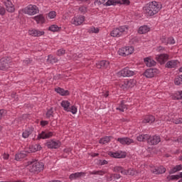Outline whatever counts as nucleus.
Wrapping results in <instances>:
<instances>
[{
    "instance_id": "nucleus-1",
    "label": "nucleus",
    "mask_w": 182,
    "mask_h": 182,
    "mask_svg": "<svg viewBox=\"0 0 182 182\" xmlns=\"http://www.w3.org/2000/svg\"><path fill=\"white\" fill-rule=\"evenodd\" d=\"M163 8V5L160 2L151 1L148 3L144 8L143 10L149 15V16H153L156 14H159V11Z\"/></svg>"
},
{
    "instance_id": "nucleus-2",
    "label": "nucleus",
    "mask_w": 182,
    "mask_h": 182,
    "mask_svg": "<svg viewBox=\"0 0 182 182\" xmlns=\"http://www.w3.org/2000/svg\"><path fill=\"white\" fill-rule=\"evenodd\" d=\"M29 171L31 173H41L43 171L45 165L42 162H39L37 160L33 159L32 161H28Z\"/></svg>"
},
{
    "instance_id": "nucleus-3",
    "label": "nucleus",
    "mask_w": 182,
    "mask_h": 182,
    "mask_svg": "<svg viewBox=\"0 0 182 182\" xmlns=\"http://www.w3.org/2000/svg\"><path fill=\"white\" fill-rule=\"evenodd\" d=\"M129 32V26H121L118 28H114L110 33L112 38H120L124 35H127Z\"/></svg>"
},
{
    "instance_id": "nucleus-4",
    "label": "nucleus",
    "mask_w": 182,
    "mask_h": 182,
    "mask_svg": "<svg viewBox=\"0 0 182 182\" xmlns=\"http://www.w3.org/2000/svg\"><path fill=\"white\" fill-rule=\"evenodd\" d=\"M22 12L32 16L33 15H36V14H39V8H38L36 5L30 4L23 9Z\"/></svg>"
},
{
    "instance_id": "nucleus-5",
    "label": "nucleus",
    "mask_w": 182,
    "mask_h": 182,
    "mask_svg": "<svg viewBox=\"0 0 182 182\" xmlns=\"http://www.w3.org/2000/svg\"><path fill=\"white\" fill-rule=\"evenodd\" d=\"M130 5L129 0H107V1L104 4L105 6H116V5Z\"/></svg>"
},
{
    "instance_id": "nucleus-6",
    "label": "nucleus",
    "mask_w": 182,
    "mask_h": 182,
    "mask_svg": "<svg viewBox=\"0 0 182 182\" xmlns=\"http://www.w3.org/2000/svg\"><path fill=\"white\" fill-rule=\"evenodd\" d=\"M136 83V82L134 79L125 80L122 84H120V87L123 89V90H127V89L134 87Z\"/></svg>"
},
{
    "instance_id": "nucleus-7",
    "label": "nucleus",
    "mask_w": 182,
    "mask_h": 182,
    "mask_svg": "<svg viewBox=\"0 0 182 182\" xmlns=\"http://www.w3.org/2000/svg\"><path fill=\"white\" fill-rule=\"evenodd\" d=\"M134 51V48H133L132 46H127V47L120 48L118 50V53L121 56H129V55H132Z\"/></svg>"
},
{
    "instance_id": "nucleus-8",
    "label": "nucleus",
    "mask_w": 182,
    "mask_h": 182,
    "mask_svg": "<svg viewBox=\"0 0 182 182\" xmlns=\"http://www.w3.org/2000/svg\"><path fill=\"white\" fill-rule=\"evenodd\" d=\"M161 141V138L159 135H149L147 143L150 146H157Z\"/></svg>"
},
{
    "instance_id": "nucleus-9",
    "label": "nucleus",
    "mask_w": 182,
    "mask_h": 182,
    "mask_svg": "<svg viewBox=\"0 0 182 182\" xmlns=\"http://www.w3.org/2000/svg\"><path fill=\"white\" fill-rule=\"evenodd\" d=\"M119 75L124 77H130V76H134L136 75V71L130 70L129 67H126L119 71Z\"/></svg>"
},
{
    "instance_id": "nucleus-10",
    "label": "nucleus",
    "mask_w": 182,
    "mask_h": 182,
    "mask_svg": "<svg viewBox=\"0 0 182 182\" xmlns=\"http://www.w3.org/2000/svg\"><path fill=\"white\" fill-rule=\"evenodd\" d=\"M53 136V132L49 131H42L41 133L38 134L37 140H45L46 139H50Z\"/></svg>"
},
{
    "instance_id": "nucleus-11",
    "label": "nucleus",
    "mask_w": 182,
    "mask_h": 182,
    "mask_svg": "<svg viewBox=\"0 0 182 182\" xmlns=\"http://www.w3.org/2000/svg\"><path fill=\"white\" fill-rule=\"evenodd\" d=\"M8 68H9V58H2L0 60V70H6Z\"/></svg>"
},
{
    "instance_id": "nucleus-12",
    "label": "nucleus",
    "mask_w": 182,
    "mask_h": 182,
    "mask_svg": "<svg viewBox=\"0 0 182 182\" xmlns=\"http://www.w3.org/2000/svg\"><path fill=\"white\" fill-rule=\"evenodd\" d=\"M60 141H55L53 139L49 140L46 143V146L48 149H59L60 147Z\"/></svg>"
},
{
    "instance_id": "nucleus-13",
    "label": "nucleus",
    "mask_w": 182,
    "mask_h": 182,
    "mask_svg": "<svg viewBox=\"0 0 182 182\" xmlns=\"http://www.w3.org/2000/svg\"><path fill=\"white\" fill-rule=\"evenodd\" d=\"M85 22V16H77L72 18L71 23L73 25H75V26H79L80 25H82Z\"/></svg>"
},
{
    "instance_id": "nucleus-14",
    "label": "nucleus",
    "mask_w": 182,
    "mask_h": 182,
    "mask_svg": "<svg viewBox=\"0 0 182 182\" xmlns=\"http://www.w3.org/2000/svg\"><path fill=\"white\" fill-rule=\"evenodd\" d=\"M117 141H119L123 146H130L132 143H134V141L129 137L118 138Z\"/></svg>"
},
{
    "instance_id": "nucleus-15",
    "label": "nucleus",
    "mask_w": 182,
    "mask_h": 182,
    "mask_svg": "<svg viewBox=\"0 0 182 182\" xmlns=\"http://www.w3.org/2000/svg\"><path fill=\"white\" fill-rule=\"evenodd\" d=\"M109 65H110V63H109V61L105 60L98 61L96 63V66H97V69H109Z\"/></svg>"
},
{
    "instance_id": "nucleus-16",
    "label": "nucleus",
    "mask_w": 182,
    "mask_h": 182,
    "mask_svg": "<svg viewBox=\"0 0 182 182\" xmlns=\"http://www.w3.org/2000/svg\"><path fill=\"white\" fill-rule=\"evenodd\" d=\"M156 59L157 62L161 63V65H164V63H166L167 60H168V54H161L159 55H157L156 57Z\"/></svg>"
},
{
    "instance_id": "nucleus-17",
    "label": "nucleus",
    "mask_w": 182,
    "mask_h": 182,
    "mask_svg": "<svg viewBox=\"0 0 182 182\" xmlns=\"http://www.w3.org/2000/svg\"><path fill=\"white\" fill-rule=\"evenodd\" d=\"M180 62H178V60H172L166 63V68H168V69H175V68H177Z\"/></svg>"
},
{
    "instance_id": "nucleus-18",
    "label": "nucleus",
    "mask_w": 182,
    "mask_h": 182,
    "mask_svg": "<svg viewBox=\"0 0 182 182\" xmlns=\"http://www.w3.org/2000/svg\"><path fill=\"white\" fill-rule=\"evenodd\" d=\"M28 33L31 36L39 37L45 35V31H39L35 28L28 31Z\"/></svg>"
},
{
    "instance_id": "nucleus-19",
    "label": "nucleus",
    "mask_w": 182,
    "mask_h": 182,
    "mask_svg": "<svg viewBox=\"0 0 182 182\" xmlns=\"http://www.w3.org/2000/svg\"><path fill=\"white\" fill-rule=\"evenodd\" d=\"M4 5L8 12H10L11 14L12 12H15V6H14L11 0H6V1H4Z\"/></svg>"
},
{
    "instance_id": "nucleus-20",
    "label": "nucleus",
    "mask_w": 182,
    "mask_h": 182,
    "mask_svg": "<svg viewBox=\"0 0 182 182\" xmlns=\"http://www.w3.org/2000/svg\"><path fill=\"white\" fill-rule=\"evenodd\" d=\"M151 171L153 174H164V173H166V168L161 166L159 168H152Z\"/></svg>"
},
{
    "instance_id": "nucleus-21",
    "label": "nucleus",
    "mask_w": 182,
    "mask_h": 182,
    "mask_svg": "<svg viewBox=\"0 0 182 182\" xmlns=\"http://www.w3.org/2000/svg\"><path fill=\"white\" fill-rule=\"evenodd\" d=\"M28 153L29 152H28L26 151H23L20 153L16 154L15 156V160H16V161H19V160H21L22 159H25V157H26V156H28Z\"/></svg>"
},
{
    "instance_id": "nucleus-22",
    "label": "nucleus",
    "mask_w": 182,
    "mask_h": 182,
    "mask_svg": "<svg viewBox=\"0 0 182 182\" xmlns=\"http://www.w3.org/2000/svg\"><path fill=\"white\" fill-rule=\"evenodd\" d=\"M144 63L148 68H151V66H156V61L150 58H144Z\"/></svg>"
},
{
    "instance_id": "nucleus-23",
    "label": "nucleus",
    "mask_w": 182,
    "mask_h": 182,
    "mask_svg": "<svg viewBox=\"0 0 182 182\" xmlns=\"http://www.w3.org/2000/svg\"><path fill=\"white\" fill-rule=\"evenodd\" d=\"M154 73H156V70L149 68L144 72V75L146 77H154Z\"/></svg>"
},
{
    "instance_id": "nucleus-24",
    "label": "nucleus",
    "mask_w": 182,
    "mask_h": 182,
    "mask_svg": "<svg viewBox=\"0 0 182 182\" xmlns=\"http://www.w3.org/2000/svg\"><path fill=\"white\" fill-rule=\"evenodd\" d=\"M156 121V118L154 117V116L153 115H146L144 120H143V123H154V122Z\"/></svg>"
},
{
    "instance_id": "nucleus-25",
    "label": "nucleus",
    "mask_w": 182,
    "mask_h": 182,
    "mask_svg": "<svg viewBox=\"0 0 182 182\" xmlns=\"http://www.w3.org/2000/svg\"><path fill=\"white\" fill-rule=\"evenodd\" d=\"M55 90L61 96H69L70 95L69 90H65L63 88L58 87Z\"/></svg>"
},
{
    "instance_id": "nucleus-26",
    "label": "nucleus",
    "mask_w": 182,
    "mask_h": 182,
    "mask_svg": "<svg viewBox=\"0 0 182 182\" xmlns=\"http://www.w3.org/2000/svg\"><path fill=\"white\" fill-rule=\"evenodd\" d=\"M33 19L37 22V23H45V16L42 14L34 16Z\"/></svg>"
},
{
    "instance_id": "nucleus-27",
    "label": "nucleus",
    "mask_w": 182,
    "mask_h": 182,
    "mask_svg": "<svg viewBox=\"0 0 182 182\" xmlns=\"http://www.w3.org/2000/svg\"><path fill=\"white\" fill-rule=\"evenodd\" d=\"M112 171H114V173H122L124 176V174H126V169H124L123 167L122 166H114L112 168Z\"/></svg>"
},
{
    "instance_id": "nucleus-28",
    "label": "nucleus",
    "mask_w": 182,
    "mask_h": 182,
    "mask_svg": "<svg viewBox=\"0 0 182 182\" xmlns=\"http://www.w3.org/2000/svg\"><path fill=\"white\" fill-rule=\"evenodd\" d=\"M150 31V28H149L147 26H142L139 27L138 30V33H140L141 35H143L144 33H147Z\"/></svg>"
},
{
    "instance_id": "nucleus-29",
    "label": "nucleus",
    "mask_w": 182,
    "mask_h": 182,
    "mask_svg": "<svg viewBox=\"0 0 182 182\" xmlns=\"http://www.w3.org/2000/svg\"><path fill=\"white\" fill-rule=\"evenodd\" d=\"M113 139V136H105L104 138H101L100 139L99 143L100 144H106L107 143H110V141Z\"/></svg>"
},
{
    "instance_id": "nucleus-30",
    "label": "nucleus",
    "mask_w": 182,
    "mask_h": 182,
    "mask_svg": "<svg viewBox=\"0 0 182 182\" xmlns=\"http://www.w3.org/2000/svg\"><path fill=\"white\" fill-rule=\"evenodd\" d=\"M58 60L56 57L49 55L48 56L47 63L53 65V63H58Z\"/></svg>"
},
{
    "instance_id": "nucleus-31",
    "label": "nucleus",
    "mask_w": 182,
    "mask_h": 182,
    "mask_svg": "<svg viewBox=\"0 0 182 182\" xmlns=\"http://www.w3.org/2000/svg\"><path fill=\"white\" fill-rule=\"evenodd\" d=\"M85 173L83 172H77L75 173H72L70 175V180H76V178H79L80 177H82Z\"/></svg>"
},
{
    "instance_id": "nucleus-32",
    "label": "nucleus",
    "mask_w": 182,
    "mask_h": 182,
    "mask_svg": "<svg viewBox=\"0 0 182 182\" xmlns=\"http://www.w3.org/2000/svg\"><path fill=\"white\" fill-rule=\"evenodd\" d=\"M90 176H105L107 171H89L88 172Z\"/></svg>"
},
{
    "instance_id": "nucleus-33",
    "label": "nucleus",
    "mask_w": 182,
    "mask_h": 182,
    "mask_svg": "<svg viewBox=\"0 0 182 182\" xmlns=\"http://www.w3.org/2000/svg\"><path fill=\"white\" fill-rule=\"evenodd\" d=\"M149 139V134H139L136 136L138 141H147Z\"/></svg>"
},
{
    "instance_id": "nucleus-34",
    "label": "nucleus",
    "mask_w": 182,
    "mask_h": 182,
    "mask_svg": "<svg viewBox=\"0 0 182 182\" xmlns=\"http://www.w3.org/2000/svg\"><path fill=\"white\" fill-rule=\"evenodd\" d=\"M182 170V165H176L173 168H171L169 171V174H174V173H177L178 171H181Z\"/></svg>"
},
{
    "instance_id": "nucleus-35",
    "label": "nucleus",
    "mask_w": 182,
    "mask_h": 182,
    "mask_svg": "<svg viewBox=\"0 0 182 182\" xmlns=\"http://www.w3.org/2000/svg\"><path fill=\"white\" fill-rule=\"evenodd\" d=\"M61 106L62 107H63L65 112H68V110H69V108L70 107V102L68 100H63L61 102Z\"/></svg>"
},
{
    "instance_id": "nucleus-36",
    "label": "nucleus",
    "mask_w": 182,
    "mask_h": 182,
    "mask_svg": "<svg viewBox=\"0 0 182 182\" xmlns=\"http://www.w3.org/2000/svg\"><path fill=\"white\" fill-rule=\"evenodd\" d=\"M125 173L124 176H135L136 172L134 168H129L128 170H125Z\"/></svg>"
},
{
    "instance_id": "nucleus-37",
    "label": "nucleus",
    "mask_w": 182,
    "mask_h": 182,
    "mask_svg": "<svg viewBox=\"0 0 182 182\" xmlns=\"http://www.w3.org/2000/svg\"><path fill=\"white\" fill-rule=\"evenodd\" d=\"M117 110H119L120 112H124L125 110H127V105H124V102L123 101L119 105V107L117 108Z\"/></svg>"
},
{
    "instance_id": "nucleus-38",
    "label": "nucleus",
    "mask_w": 182,
    "mask_h": 182,
    "mask_svg": "<svg viewBox=\"0 0 182 182\" xmlns=\"http://www.w3.org/2000/svg\"><path fill=\"white\" fill-rule=\"evenodd\" d=\"M47 119H50V117H53V107L50 108L48 109L46 113Z\"/></svg>"
},
{
    "instance_id": "nucleus-39",
    "label": "nucleus",
    "mask_w": 182,
    "mask_h": 182,
    "mask_svg": "<svg viewBox=\"0 0 182 182\" xmlns=\"http://www.w3.org/2000/svg\"><path fill=\"white\" fill-rule=\"evenodd\" d=\"M109 154L111 157H114V159L122 158V155L119 154V152H109Z\"/></svg>"
},
{
    "instance_id": "nucleus-40",
    "label": "nucleus",
    "mask_w": 182,
    "mask_h": 182,
    "mask_svg": "<svg viewBox=\"0 0 182 182\" xmlns=\"http://www.w3.org/2000/svg\"><path fill=\"white\" fill-rule=\"evenodd\" d=\"M99 28H95V26H92L90 28L88 32L90 33H99Z\"/></svg>"
},
{
    "instance_id": "nucleus-41",
    "label": "nucleus",
    "mask_w": 182,
    "mask_h": 182,
    "mask_svg": "<svg viewBox=\"0 0 182 182\" xmlns=\"http://www.w3.org/2000/svg\"><path fill=\"white\" fill-rule=\"evenodd\" d=\"M67 112H70L73 114H76V113H77V108L75 106H72Z\"/></svg>"
},
{
    "instance_id": "nucleus-42",
    "label": "nucleus",
    "mask_w": 182,
    "mask_h": 182,
    "mask_svg": "<svg viewBox=\"0 0 182 182\" xmlns=\"http://www.w3.org/2000/svg\"><path fill=\"white\" fill-rule=\"evenodd\" d=\"M31 134H32V132L26 130L23 132V139H28Z\"/></svg>"
},
{
    "instance_id": "nucleus-43",
    "label": "nucleus",
    "mask_w": 182,
    "mask_h": 182,
    "mask_svg": "<svg viewBox=\"0 0 182 182\" xmlns=\"http://www.w3.org/2000/svg\"><path fill=\"white\" fill-rule=\"evenodd\" d=\"M49 31H51V32H58V31H59V27L56 25H52L49 27Z\"/></svg>"
},
{
    "instance_id": "nucleus-44",
    "label": "nucleus",
    "mask_w": 182,
    "mask_h": 182,
    "mask_svg": "<svg viewBox=\"0 0 182 182\" xmlns=\"http://www.w3.org/2000/svg\"><path fill=\"white\" fill-rule=\"evenodd\" d=\"M174 43H176V41L174 40V38L173 37H169L167 39L166 41V45H174Z\"/></svg>"
},
{
    "instance_id": "nucleus-45",
    "label": "nucleus",
    "mask_w": 182,
    "mask_h": 182,
    "mask_svg": "<svg viewBox=\"0 0 182 182\" xmlns=\"http://www.w3.org/2000/svg\"><path fill=\"white\" fill-rule=\"evenodd\" d=\"M173 123L175 124H182V118H176L173 119Z\"/></svg>"
},
{
    "instance_id": "nucleus-46",
    "label": "nucleus",
    "mask_w": 182,
    "mask_h": 182,
    "mask_svg": "<svg viewBox=\"0 0 182 182\" xmlns=\"http://www.w3.org/2000/svg\"><path fill=\"white\" fill-rule=\"evenodd\" d=\"M56 17V12L55 11H50L49 14H48V18L50 19H53L54 18Z\"/></svg>"
},
{
    "instance_id": "nucleus-47",
    "label": "nucleus",
    "mask_w": 182,
    "mask_h": 182,
    "mask_svg": "<svg viewBox=\"0 0 182 182\" xmlns=\"http://www.w3.org/2000/svg\"><path fill=\"white\" fill-rule=\"evenodd\" d=\"M107 1V0H95V5H103V4H105V2Z\"/></svg>"
},
{
    "instance_id": "nucleus-48",
    "label": "nucleus",
    "mask_w": 182,
    "mask_h": 182,
    "mask_svg": "<svg viewBox=\"0 0 182 182\" xmlns=\"http://www.w3.org/2000/svg\"><path fill=\"white\" fill-rule=\"evenodd\" d=\"M107 181H112L113 180V173H108L105 176Z\"/></svg>"
},
{
    "instance_id": "nucleus-49",
    "label": "nucleus",
    "mask_w": 182,
    "mask_h": 182,
    "mask_svg": "<svg viewBox=\"0 0 182 182\" xmlns=\"http://www.w3.org/2000/svg\"><path fill=\"white\" fill-rule=\"evenodd\" d=\"M65 50L64 49H59L57 51V55L58 56H62L63 55H65Z\"/></svg>"
},
{
    "instance_id": "nucleus-50",
    "label": "nucleus",
    "mask_w": 182,
    "mask_h": 182,
    "mask_svg": "<svg viewBox=\"0 0 182 182\" xmlns=\"http://www.w3.org/2000/svg\"><path fill=\"white\" fill-rule=\"evenodd\" d=\"M79 11L81 14H86L87 9L85 6H81L79 8Z\"/></svg>"
},
{
    "instance_id": "nucleus-51",
    "label": "nucleus",
    "mask_w": 182,
    "mask_h": 182,
    "mask_svg": "<svg viewBox=\"0 0 182 182\" xmlns=\"http://www.w3.org/2000/svg\"><path fill=\"white\" fill-rule=\"evenodd\" d=\"M121 177L122 176L119 173H112V179L114 178V180H119Z\"/></svg>"
},
{
    "instance_id": "nucleus-52",
    "label": "nucleus",
    "mask_w": 182,
    "mask_h": 182,
    "mask_svg": "<svg viewBox=\"0 0 182 182\" xmlns=\"http://www.w3.org/2000/svg\"><path fill=\"white\" fill-rule=\"evenodd\" d=\"M6 11L5 10V8L3 6H0V15L3 16V15H5V13Z\"/></svg>"
},
{
    "instance_id": "nucleus-53",
    "label": "nucleus",
    "mask_w": 182,
    "mask_h": 182,
    "mask_svg": "<svg viewBox=\"0 0 182 182\" xmlns=\"http://www.w3.org/2000/svg\"><path fill=\"white\" fill-rule=\"evenodd\" d=\"M23 63H25V65H29L30 63H32V59L26 58V60H23Z\"/></svg>"
},
{
    "instance_id": "nucleus-54",
    "label": "nucleus",
    "mask_w": 182,
    "mask_h": 182,
    "mask_svg": "<svg viewBox=\"0 0 182 182\" xmlns=\"http://www.w3.org/2000/svg\"><path fill=\"white\" fill-rule=\"evenodd\" d=\"M34 149L36 151H39V150H41L42 146H41L39 144H36L34 146Z\"/></svg>"
},
{
    "instance_id": "nucleus-55",
    "label": "nucleus",
    "mask_w": 182,
    "mask_h": 182,
    "mask_svg": "<svg viewBox=\"0 0 182 182\" xmlns=\"http://www.w3.org/2000/svg\"><path fill=\"white\" fill-rule=\"evenodd\" d=\"M178 178H179L178 175H173L170 176L171 180H178Z\"/></svg>"
},
{
    "instance_id": "nucleus-56",
    "label": "nucleus",
    "mask_w": 182,
    "mask_h": 182,
    "mask_svg": "<svg viewBox=\"0 0 182 182\" xmlns=\"http://www.w3.org/2000/svg\"><path fill=\"white\" fill-rule=\"evenodd\" d=\"M4 114H5V111L4 109H0V119H2Z\"/></svg>"
},
{
    "instance_id": "nucleus-57",
    "label": "nucleus",
    "mask_w": 182,
    "mask_h": 182,
    "mask_svg": "<svg viewBox=\"0 0 182 182\" xmlns=\"http://www.w3.org/2000/svg\"><path fill=\"white\" fill-rule=\"evenodd\" d=\"M49 122H48V121H41V126H46L47 124H48Z\"/></svg>"
},
{
    "instance_id": "nucleus-58",
    "label": "nucleus",
    "mask_w": 182,
    "mask_h": 182,
    "mask_svg": "<svg viewBox=\"0 0 182 182\" xmlns=\"http://www.w3.org/2000/svg\"><path fill=\"white\" fill-rule=\"evenodd\" d=\"M3 159H4V160H8V159H9V154H4L3 155Z\"/></svg>"
},
{
    "instance_id": "nucleus-59",
    "label": "nucleus",
    "mask_w": 182,
    "mask_h": 182,
    "mask_svg": "<svg viewBox=\"0 0 182 182\" xmlns=\"http://www.w3.org/2000/svg\"><path fill=\"white\" fill-rule=\"evenodd\" d=\"M161 41L163 43H166V45H167V40H166V37L163 36L161 38Z\"/></svg>"
},
{
    "instance_id": "nucleus-60",
    "label": "nucleus",
    "mask_w": 182,
    "mask_h": 182,
    "mask_svg": "<svg viewBox=\"0 0 182 182\" xmlns=\"http://www.w3.org/2000/svg\"><path fill=\"white\" fill-rule=\"evenodd\" d=\"M107 161L103 160L102 161H101V166H105V164H107Z\"/></svg>"
},
{
    "instance_id": "nucleus-61",
    "label": "nucleus",
    "mask_w": 182,
    "mask_h": 182,
    "mask_svg": "<svg viewBox=\"0 0 182 182\" xmlns=\"http://www.w3.org/2000/svg\"><path fill=\"white\" fill-rule=\"evenodd\" d=\"M163 50H164V48L162 47V46H159V47H158V48H157V50H159V51Z\"/></svg>"
},
{
    "instance_id": "nucleus-62",
    "label": "nucleus",
    "mask_w": 182,
    "mask_h": 182,
    "mask_svg": "<svg viewBox=\"0 0 182 182\" xmlns=\"http://www.w3.org/2000/svg\"><path fill=\"white\" fill-rule=\"evenodd\" d=\"M97 156H99V154H97V153H93L92 154V157H97Z\"/></svg>"
},
{
    "instance_id": "nucleus-63",
    "label": "nucleus",
    "mask_w": 182,
    "mask_h": 182,
    "mask_svg": "<svg viewBox=\"0 0 182 182\" xmlns=\"http://www.w3.org/2000/svg\"><path fill=\"white\" fill-rule=\"evenodd\" d=\"M177 141H178V143H182V136H180L178 139Z\"/></svg>"
},
{
    "instance_id": "nucleus-64",
    "label": "nucleus",
    "mask_w": 182,
    "mask_h": 182,
    "mask_svg": "<svg viewBox=\"0 0 182 182\" xmlns=\"http://www.w3.org/2000/svg\"><path fill=\"white\" fill-rule=\"evenodd\" d=\"M104 96L105 97H107L109 96V91H107Z\"/></svg>"
}]
</instances>
